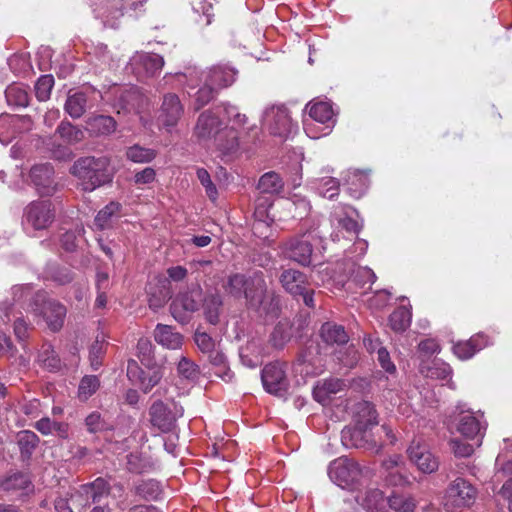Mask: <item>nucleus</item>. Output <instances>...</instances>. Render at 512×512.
Masks as SVG:
<instances>
[{
  "mask_svg": "<svg viewBox=\"0 0 512 512\" xmlns=\"http://www.w3.org/2000/svg\"><path fill=\"white\" fill-rule=\"evenodd\" d=\"M223 288L234 298H245L248 308L254 310L259 316L272 319L278 316L279 296L275 291L268 289L262 271L256 270L248 275L231 274L227 277Z\"/></svg>",
  "mask_w": 512,
  "mask_h": 512,
  "instance_id": "1",
  "label": "nucleus"
},
{
  "mask_svg": "<svg viewBox=\"0 0 512 512\" xmlns=\"http://www.w3.org/2000/svg\"><path fill=\"white\" fill-rule=\"evenodd\" d=\"M70 172L79 179L84 191H93L110 183L113 178L110 160L105 156L79 158L74 162Z\"/></svg>",
  "mask_w": 512,
  "mask_h": 512,
  "instance_id": "2",
  "label": "nucleus"
},
{
  "mask_svg": "<svg viewBox=\"0 0 512 512\" xmlns=\"http://www.w3.org/2000/svg\"><path fill=\"white\" fill-rule=\"evenodd\" d=\"M183 414V407L173 400L154 401L148 410L151 425L162 433L175 432L177 421Z\"/></svg>",
  "mask_w": 512,
  "mask_h": 512,
  "instance_id": "3",
  "label": "nucleus"
},
{
  "mask_svg": "<svg viewBox=\"0 0 512 512\" xmlns=\"http://www.w3.org/2000/svg\"><path fill=\"white\" fill-rule=\"evenodd\" d=\"M31 311L35 316L42 317L53 332H57L63 327L67 312L64 305L49 298L45 292L35 294L31 303Z\"/></svg>",
  "mask_w": 512,
  "mask_h": 512,
  "instance_id": "4",
  "label": "nucleus"
},
{
  "mask_svg": "<svg viewBox=\"0 0 512 512\" xmlns=\"http://www.w3.org/2000/svg\"><path fill=\"white\" fill-rule=\"evenodd\" d=\"M127 376L144 393H148L160 382L163 373L159 365L141 366L136 360L130 359L127 363Z\"/></svg>",
  "mask_w": 512,
  "mask_h": 512,
  "instance_id": "5",
  "label": "nucleus"
},
{
  "mask_svg": "<svg viewBox=\"0 0 512 512\" xmlns=\"http://www.w3.org/2000/svg\"><path fill=\"white\" fill-rule=\"evenodd\" d=\"M54 219L55 210L49 200L33 201L24 210L23 225L33 230H44Z\"/></svg>",
  "mask_w": 512,
  "mask_h": 512,
  "instance_id": "6",
  "label": "nucleus"
},
{
  "mask_svg": "<svg viewBox=\"0 0 512 512\" xmlns=\"http://www.w3.org/2000/svg\"><path fill=\"white\" fill-rule=\"evenodd\" d=\"M477 490L463 478L455 479L446 489L444 505L449 509L471 506L476 499Z\"/></svg>",
  "mask_w": 512,
  "mask_h": 512,
  "instance_id": "7",
  "label": "nucleus"
},
{
  "mask_svg": "<svg viewBox=\"0 0 512 512\" xmlns=\"http://www.w3.org/2000/svg\"><path fill=\"white\" fill-rule=\"evenodd\" d=\"M201 301L202 297L199 289L180 292L170 304V313L177 322L186 324L189 322L191 315L199 309Z\"/></svg>",
  "mask_w": 512,
  "mask_h": 512,
  "instance_id": "8",
  "label": "nucleus"
},
{
  "mask_svg": "<svg viewBox=\"0 0 512 512\" xmlns=\"http://www.w3.org/2000/svg\"><path fill=\"white\" fill-rule=\"evenodd\" d=\"M457 411L454 416L456 430L467 439H476L477 446H480L486 430V423L482 420L483 416L477 417L473 412L464 410L461 406L457 407Z\"/></svg>",
  "mask_w": 512,
  "mask_h": 512,
  "instance_id": "9",
  "label": "nucleus"
},
{
  "mask_svg": "<svg viewBox=\"0 0 512 512\" xmlns=\"http://www.w3.org/2000/svg\"><path fill=\"white\" fill-rule=\"evenodd\" d=\"M109 494L108 483L97 478L94 482L82 485L69 499L74 508L83 509L92 503H99Z\"/></svg>",
  "mask_w": 512,
  "mask_h": 512,
  "instance_id": "10",
  "label": "nucleus"
},
{
  "mask_svg": "<svg viewBox=\"0 0 512 512\" xmlns=\"http://www.w3.org/2000/svg\"><path fill=\"white\" fill-rule=\"evenodd\" d=\"M263 124L271 134L287 137L294 128L288 109L284 105H274L267 108L263 114Z\"/></svg>",
  "mask_w": 512,
  "mask_h": 512,
  "instance_id": "11",
  "label": "nucleus"
},
{
  "mask_svg": "<svg viewBox=\"0 0 512 512\" xmlns=\"http://www.w3.org/2000/svg\"><path fill=\"white\" fill-rule=\"evenodd\" d=\"M360 474L359 465L346 457L335 459L328 467L329 478L342 488L349 487L358 481Z\"/></svg>",
  "mask_w": 512,
  "mask_h": 512,
  "instance_id": "12",
  "label": "nucleus"
},
{
  "mask_svg": "<svg viewBox=\"0 0 512 512\" xmlns=\"http://www.w3.org/2000/svg\"><path fill=\"white\" fill-rule=\"evenodd\" d=\"M316 241V236L311 233L291 238L285 244L286 256L302 266H308L313 261V245Z\"/></svg>",
  "mask_w": 512,
  "mask_h": 512,
  "instance_id": "13",
  "label": "nucleus"
},
{
  "mask_svg": "<svg viewBox=\"0 0 512 512\" xmlns=\"http://www.w3.org/2000/svg\"><path fill=\"white\" fill-rule=\"evenodd\" d=\"M261 379L268 393L279 397L286 394L289 382L286 376L285 364L280 362L267 364L262 370Z\"/></svg>",
  "mask_w": 512,
  "mask_h": 512,
  "instance_id": "14",
  "label": "nucleus"
},
{
  "mask_svg": "<svg viewBox=\"0 0 512 512\" xmlns=\"http://www.w3.org/2000/svg\"><path fill=\"white\" fill-rule=\"evenodd\" d=\"M132 72L140 80L156 76L164 66V59L154 53H136L129 62Z\"/></svg>",
  "mask_w": 512,
  "mask_h": 512,
  "instance_id": "15",
  "label": "nucleus"
},
{
  "mask_svg": "<svg viewBox=\"0 0 512 512\" xmlns=\"http://www.w3.org/2000/svg\"><path fill=\"white\" fill-rule=\"evenodd\" d=\"M338 271L340 272H351L349 287L347 291L356 292L357 289L364 291L371 289L372 284L376 280V275L372 269L368 267L357 266L355 262L351 260H345L338 265Z\"/></svg>",
  "mask_w": 512,
  "mask_h": 512,
  "instance_id": "16",
  "label": "nucleus"
},
{
  "mask_svg": "<svg viewBox=\"0 0 512 512\" xmlns=\"http://www.w3.org/2000/svg\"><path fill=\"white\" fill-rule=\"evenodd\" d=\"M410 461L423 473L431 474L437 471L439 460L432 454L426 443L413 440L407 449Z\"/></svg>",
  "mask_w": 512,
  "mask_h": 512,
  "instance_id": "17",
  "label": "nucleus"
},
{
  "mask_svg": "<svg viewBox=\"0 0 512 512\" xmlns=\"http://www.w3.org/2000/svg\"><path fill=\"white\" fill-rule=\"evenodd\" d=\"M370 429L354 425L341 431V442L347 448H361L378 451L380 446L372 438Z\"/></svg>",
  "mask_w": 512,
  "mask_h": 512,
  "instance_id": "18",
  "label": "nucleus"
},
{
  "mask_svg": "<svg viewBox=\"0 0 512 512\" xmlns=\"http://www.w3.org/2000/svg\"><path fill=\"white\" fill-rule=\"evenodd\" d=\"M225 123L213 110H205L197 119L194 127V135L200 141L213 140L220 131L223 130Z\"/></svg>",
  "mask_w": 512,
  "mask_h": 512,
  "instance_id": "19",
  "label": "nucleus"
},
{
  "mask_svg": "<svg viewBox=\"0 0 512 512\" xmlns=\"http://www.w3.org/2000/svg\"><path fill=\"white\" fill-rule=\"evenodd\" d=\"M183 113L184 107L176 94L168 93L164 95L158 116V120L163 127L169 131L177 125Z\"/></svg>",
  "mask_w": 512,
  "mask_h": 512,
  "instance_id": "20",
  "label": "nucleus"
},
{
  "mask_svg": "<svg viewBox=\"0 0 512 512\" xmlns=\"http://www.w3.org/2000/svg\"><path fill=\"white\" fill-rule=\"evenodd\" d=\"M54 170L51 164H39L31 168L30 177L41 195H51L55 190Z\"/></svg>",
  "mask_w": 512,
  "mask_h": 512,
  "instance_id": "21",
  "label": "nucleus"
},
{
  "mask_svg": "<svg viewBox=\"0 0 512 512\" xmlns=\"http://www.w3.org/2000/svg\"><path fill=\"white\" fill-rule=\"evenodd\" d=\"M279 282L283 289L293 297H297V294H303L304 289L310 285L305 273L292 268L284 269L281 272Z\"/></svg>",
  "mask_w": 512,
  "mask_h": 512,
  "instance_id": "22",
  "label": "nucleus"
},
{
  "mask_svg": "<svg viewBox=\"0 0 512 512\" xmlns=\"http://www.w3.org/2000/svg\"><path fill=\"white\" fill-rule=\"evenodd\" d=\"M114 107L125 113L137 112L143 102L142 94L135 87L117 88Z\"/></svg>",
  "mask_w": 512,
  "mask_h": 512,
  "instance_id": "23",
  "label": "nucleus"
},
{
  "mask_svg": "<svg viewBox=\"0 0 512 512\" xmlns=\"http://www.w3.org/2000/svg\"><path fill=\"white\" fill-rule=\"evenodd\" d=\"M213 141L216 150L222 156H233L239 150V135L233 126L225 125Z\"/></svg>",
  "mask_w": 512,
  "mask_h": 512,
  "instance_id": "24",
  "label": "nucleus"
},
{
  "mask_svg": "<svg viewBox=\"0 0 512 512\" xmlns=\"http://www.w3.org/2000/svg\"><path fill=\"white\" fill-rule=\"evenodd\" d=\"M237 70L228 65H215L211 67L206 78L208 83L214 85L218 90L231 86L236 80Z\"/></svg>",
  "mask_w": 512,
  "mask_h": 512,
  "instance_id": "25",
  "label": "nucleus"
},
{
  "mask_svg": "<svg viewBox=\"0 0 512 512\" xmlns=\"http://www.w3.org/2000/svg\"><path fill=\"white\" fill-rule=\"evenodd\" d=\"M354 214L357 212L351 206H338L331 215V221L346 232L357 235L361 226L353 218Z\"/></svg>",
  "mask_w": 512,
  "mask_h": 512,
  "instance_id": "26",
  "label": "nucleus"
},
{
  "mask_svg": "<svg viewBox=\"0 0 512 512\" xmlns=\"http://www.w3.org/2000/svg\"><path fill=\"white\" fill-rule=\"evenodd\" d=\"M488 344V338L484 334H476L467 341H460L453 346L454 354L461 360L473 357L478 351Z\"/></svg>",
  "mask_w": 512,
  "mask_h": 512,
  "instance_id": "27",
  "label": "nucleus"
},
{
  "mask_svg": "<svg viewBox=\"0 0 512 512\" xmlns=\"http://www.w3.org/2000/svg\"><path fill=\"white\" fill-rule=\"evenodd\" d=\"M355 425L371 429L378 424V413L374 405L368 401H361L355 404L353 409Z\"/></svg>",
  "mask_w": 512,
  "mask_h": 512,
  "instance_id": "28",
  "label": "nucleus"
},
{
  "mask_svg": "<svg viewBox=\"0 0 512 512\" xmlns=\"http://www.w3.org/2000/svg\"><path fill=\"white\" fill-rule=\"evenodd\" d=\"M154 339L167 349H178L183 344V336L172 326L157 324L154 330Z\"/></svg>",
  "mask_w": 512,
  "mask_h": 512,
  "instance_id": "29",
  "label": "nucleus"
},
{
  "mask_svg": "<svg viewBox=\"0 0 512 512\" xmlns=\"http://www.w3.org/2000/svg\"><path fill=\"white\" fill-rule=\"evenodd\" d=\"M147 293L149 307L155 311L164 307L172 296L167 280H159L155 284H150Z\"/></svg>",
  "mask_w": 512,
  "mask_h": 512,
  "instance_id": "30",
  "label": "nucleus"
},
{
  "mask_svg": "<svg viewBox=\"0 0 512 512\" xmlns=\"http://www.w3.org/2000/svg\"><path fill=\"white\" fill-rule=\"evenodd\" d=\"M344 387V381L337 378L319 381L313 389L314 399L319 403L326 404L332 395L339 393Z\"/></svg>",
  "mask_w": 512,
  "mask_h": 512,
  "instance_id": "31",
  "label": "nucleus"
},
{
  "mask_svg": "<svg viewBox=\"0 0 512 512\" xmlns=\"http://www.w3.org/2000/svg\"><path fill=\"white\" fill-rule=\"evenodd\" d=\"M86 129L92 135H109L116 130V121L111 116H91L86 120Z\"/></svg>",
  "mask_w": 512,
  "mask_h": 512,
  "instance_id": "32",
  "label": "nucleus"
},
{
  "mask_svg": "<svg viewBox=\"0 0 512 512\" xmlns=\"http://www.w3.org/2000/svg\"><path fill=\"white\" fill-rule=\"evenodd\" d=\"M320 337L328 345H343L349 339L344 327L332 322H326L321 326Z\"/></svg>",
  "mask_w": 512,
  "mask_h": 512,
  "instance_id": "33",
  "label": "nucleus"
},
{
  "mask_svg": "<svg viewBox=\"0 0 512 512\" xmlns=\"http://www.w3.org/2000/svg\"><path fill=\"white\" fill-rule=\"evenodd\" d=\"M361 504L367 512H385L388 497L386 498L381 490L370 488L365 492Z\"/></svg>",
  "mask_w": 512,
  "mask_h": 512,
  "instance_id": "34",
  "label": "nucleus"
},
{
  "mask_svg": "<svg viewBox=\"0 0 512 512\" xmlns=\"http://www.w3.org/2000/svg\"><path fill=\"white\" fill-rule=\"evenodd\" d=\"M87 96L82 91L69 93L64 105L65 112L73 119L80 118L86 111Z\"/></svg>",
  "mask_w": 512,
  "mask_h": 512,
  "instance_id": "35",
  "label": "nucleus"
},
{
  "mask_svg": "<svg viewBox=\"0 0 512 512\" xmlns=\"http://www.w3.org/2000/svg\"><path fill=\"white\" fill-rule=\"evenodd\" d=\"M222 305V298L218 293L208 294L203 299V313L210 324L216 325L219 322Z\"/></svg>",
  "mask_w": 512,
  "mask_h": 512,
  "instance_id": "36",
  "label": "nucleus"
},
{
  "mask_svg": "<svg viewBox=\"0 0 512 512\" xmlns=\"http://www.w3.org/2000/svg\"><path fill=\"white\" fill-rule=\"evenodd\" d=\"M121 205L118 202H110L103 209H101L94 220L95 226L104 230L111 227L114 217H117L120 212Z\"/></svg>",
  "mask_w": 512,
  "mask_h": 512,
  "instance_id": "37",
  "label": "nucleus"
},
{
  "mask_svg": "<svg viewBox=\"0 0 512 512\" xmlns=\"http://www.w3.org/2000/svg\"><path fill=\"white\" fill-rule=\"evenodd\" d=\"M284 188L282 178L276 172H267L261 176L258 182V189L264 194H278Z\"/></svg>",
  "mask_w": 512,
  "mask_h": 512,
  "instance_id": "38",
  "label": "nucleus"
},
{
  "mask_svg": "<svg viewBox=\"0 0 512 512\" xmlns=\"http://www.w3.org/2000/svg\"><path fill=\"white\" fill-rule=\"evenodd\" d=\"M134 492L145 500H156L162 491L158 481L148 479L137 483L134 487Z\"/></svg>",
  "mask_w": 512,
  "mask_h": 512,
  "instance_id": "39",
  "label": "nucleus"
},
{
  "mask_svg": "<svg viewBox=\"0 0 512 512\" xmlns=\"http://www.w3.org/2000/svg\"><path fill=\"white\" fill-rule=\"evenodd\" d=\"M59 136L68 144H76L84 139V132L69 121H62L56 129Z\"/></svg>",
  "mask_w": 512,
  "mask_h": 512,
  "instance_id": "40",
  "label": "nucleus"
},
{
  "mask_svg": "<svg viewBox=\"0 0 512 512\" xmlns=\"http://www.w3.org/2000/svg\"><path fill=\"white\" fill-rule=\"evenodd\" d=\"M411 323V312L405 307L397 308L389 317V325L395 332L405 331Z\"/></svg>",
  "mask_w": 512,
  "mask_h": 512,
  "instance_id": "41",
  "label": "nucleus"
},
{
  "mask_svg": "<svg viewBox=\"0 0 512 512\" xmlns=\"http://www.w3.org/2000/svg\"><path fill=\"white\" fill-rule=\"evenodd\" d=\"M291 327L288 322L280 321L273 329L269 342L274 348L282 349L291 339Z\"/></svg>",
  "mask_w": 512,
  "mask_h": 512,
  "instance_id": "42",
  "label": "nucleus"
},
{
  "mask_svg": "<svg viewBox=\"0 0 512 512\" xmlns=\"http://www.w3.org/2000/svg\"><path fill=\"white\" fill-rule=\"evenodd\" d=\"M17 443L21 454L29 458L39 444V437L32 431H20L17 435Z\"/></svg>",
  "mask_w": 512,
  "mask_h": 512,
  "instance_id": "43",
  "label": "nucleus"
},
{
  "mask_svg": "<svg viewBox=\"0 0 512 512\" xmlns=\"http://www.w3.org/2000/svg\"><path fill=\"white\" fill-rule=\"evenodd\" d=\"M5 96L10 105L26 107L29 104V94L26 88L21 85L13 84L8 86L5 90Z\"/></svg>",
  "mask_w": 512,
  "mask_h": 512,
  "instance_id": "44",
  "label": "nucleus"
},
{
  "mask_svg": "<svg viewBox=\"0 0 512 512\" xmlns=\"http://www.w3.org/2000/svg\"><path fill=\"white\" fill-rule=\"evenodd\" d=\"M388 506L396 512H413L416 500L410 495L393 493L388 497Z\"/></svg>",
  "mask_w": 512,
  "mask_h": 512,
  "instance_id": "45",
  "label": "nucleus"
},
{
  "mask_svg": "<svg viewBox=\"0 0 512 512\" xmlns=\"http://www.w3.org/2000/svg\"><path fill=\"white\" fill-rule=\"evenodd\" d=\"M30 484L31 481L27 474L16 472L7 476L1 482V487L5 491H17L27 489Z\"/></svg>",
  "mask_w": 512,
  "mask_h": 512,
  "instance_id": "46",
  "label": "nucleus"
},
{
  "mask_svg": "<svg viewBox=\"0 0 512 512\" xmlns=\"http://www.w3.org/2000/svg\"><path fill=\"white\" fill-rule=\"evenodd\" d=\"M309 116L319 123H328L333 118L332 106L328 102L313 103L309 107Z\"/></svg>",
  "mask_w": 512,
  "mask_h": 512,
  "instance_id": "47",
  "label": "nucleus"
},
{
  "mask_svg": "<svg viewBox=\"0 0 512 512\" xmlns=\"http://www.w3.org/2000/svg\"><path fill=\"white\" fill-rule=\"evenodd\" d=\"M219 90L212 84L208 83L205 77L204 85L195 93L194 109L197 111L207 105Z\"/></svg>",
  "mask_w": 512,
  "mask_h": 512,
  "instance_id": "48",
  "label": "nucleus"
},
{
  "mask_svg": "<svg viewBox=\"0 0 512 512\" xmlns=\"http://www.w3.org/2000/svg\"><path fill=\"white\" fill-rule=\"evenodd\" d=\"M100 386V381L95 375H87L82 378L78 387V396L85 401L90 398Z\"/></svg>",
  "mask_w": 512,
  "mask_h": 512,
  "instance_id": "49",
  "label": "nucleus"
},
{
  "mask_svg": "<svg viewBox=\"0 0 512 512\" xmlns=\"http://www.w3.org/2000/svg\"><path fill=\"white\" fill-rule=\"evenodd\" d=\"M126 156L129 160L135 163H147L156 157V152L152 149L134 145L127 149Z\"/></svg>",
  "mask_w": 512,
  "mask_h": 512,
  "instance_id": "50",
  "label": "nucleus"
},
{
  "mask_svg": "<svg viewBox=\"0 0 512 512\" xmlns=\"http://www.w3.org/2000/svg\"><path fill=\"white\" fill-rule=\"evenodd\" d=\"M54 87V77L50 74L42 75L35 83V95L39 101H47Z\"/></svg>",
  "mask_w": 512,
  "mask_h": 512,
  "instance_id": "51",
  "label": "nucleus"
},
{
  "mask_svg": "<svg viewBox=\"0 0 512 512\" xmlns=\"http://www.w3.org/2000/svg\"><path fill=\"white\" fill-rule=\"evenodd\" d=\"M341 262H337L332 269L326 268L322 273H324L326 276L330 277V280L333 282V285L338 288H347L349 287V280L351 276V272H340L338 271V265L341 264Z\"/></svg>",
  "mask_w": 512,
  "mask_h": 512,
  "instance_id": "52",
  "label": "nucleus"
},
{
  "mask_svg": "<svg viewBox=\"0 0 512 512\" xmlns=\"http://www.w3.org/2000/svg\"><path fill=\"white\" fill-rule=\"evenodd\" d=\"M137 355L141 365H157L153 357V345L148 339H139L137 343Z\"/></svg>",
  "mask_w": 512,
  "mask_h": 512,
  "instance_id": "53",
  "label": "nucleus"
},
{
  "mask_svg": "<svg viewBox=\"0 0 512 512\" xmlns=\"http://www.w3.org/2000/svg\"><path fill=\"white\" fill-rule=\"evenodd\" d=\"M105 354V342L98 337L92 343L89 349V360L93 370H97L102 365V359Z\"/></svg>",
  "mask_w": 512,
  "mask_h": 512,
  "instance_id": "54",
  "label": "nucleus"
},
{
  "mask_svg": "<svg viewBox=\"0 0 512 512\" xmlns=\"http://www.w3.org/2000/svg\"><path fill=\"white\" fill-rule=\"evenodd\" d=\"M39 359L43 365L51 371H57L61 367L60 358L56 355L51 346H43Z\"/></svg>",
  "mask_w": 512,
  "mask_h": 512,
  "instance_id": "55",
  "label": "nucleus"
},
{
  "mask_svg": "<svg viewBox=\"0 0 512 512\" xmlns=\"http://www.w3.org/2000/svg\"><path fill=\"white\" fill-rule=\"evenodd\" d=\"M177 371L180 376L188 380H194L199 375L198 366L186 357H181Z\"/></svg>",
  "mask_w": 512,
  "mask_h": 512,
  "instance_id": "56",
  "label": "nucleus"
},
{
  "mask_svg": "<svg viewBox=\"0 0 512 512\" xmlns=\"http://www.w3.org/2000/svg\"><path fill=\"white\" fill-rule=\"evenodd\" d=\"M451 367L441 361H433L432 365L427 369V376L433 379L445 380L451 376Z\"/></svg>",
  "mask_w": 512,
  "mask_h": 512,
  "instance_id": "57",
  "label": "nucleus"
},
{
  "mask_svg": "<svg viewBox=\"0 0 512 512\" xmlns=\"http://www.w3.org/2000/svg\"><path fill=\"white\" fill-rule=\"evenodd\" d=\"M318 190L323 197L333 198L338 194L339 181L336 178H322L318 183Z\"/></svg>",
  "mask_w": 512,
  "mask_h": 512,
  "instance_id": "58",
  "label": "nucleus"
},
{
  "mask_svg": "<svg viewBox=\"0 0 512 512\" xmlns=\"http://www.w3.org/2000/svg\"><path fill=\"white\" fill-rule=\"evenodd\" d=\"M197 177L200 183L204 186L206 194L209 197V199L215 201L218 196V191L216 189V186L211 181L210 174L208 173V171L204 168H199L197 170Z\"/></svg>",
  "mask_w": 512,
  "mask_h": 512,
  "instance_id": "59",
  "label": "nucleus"
},
{
  "mask_svg": "<svg viewBox=\"0 0 512 512\" xmlns=\"http://www.w3.org/2000/svg\"><path fill=\"white\" fill-rule=\"evenodd\" d=\"M85 424L87 426L88 431L92 433L109 429V426L102 419L100 413L98 412H92L91 414H89L85 419Z\"/></svg>",
  "mask_w": 512,
  "mask_h": 512,
  "instance_id": "60",
  "label": "nucleus"
},
{
  "mask_svg": "<svg viewBox=\"0 0 512 512\" xmlns=\"http://www.w3.org/2000/svg\"><path fill=\"white\" fill-rule=\"evenodd\" d=\"M192 7L195 13L205 18L206 24L211 23L213 14L211 13L212 3L210 0H193Z\"/></svg>",
  "mask_w": 512,
  "mask_h": 512,
  "instance_id": "61",
  "label": "nucleus"
},
{
  "mask_svg": "<svg viewBox=\"0 0 512 512\" xmlns=\"http://www.w3.org/2000/svg\"><path fill=\"white\" fill-rule=\"evenodd\" d=\"M384 479L388 485L395 487H404L411 483L408 477L404 473H402V468L399 470L390 471L386 473Z\"/></svg>",
  "mask_w": 512,
  "mask_h": 512,
  "instance_id": "62",
  "label": "nucleus"
},
{
  "mask_svg": "<svg viewBox=\"0 0 512 512\" xmlns=\"http://www.w3.org/2000/svg\"><path fill=\"white\" fill-rule=\"evenodd\" d=\"M208 356L210 363L219 369V371L216 372L217 374H219L222 377L223 374L228 375V373L225 372L227 370L226 357L222 352L213 349L210 352H208Z\"/></svg>",
  "mask_w": 512,
  "mask_h": 512,
  "instance_id": "63",
  "label": "nucleus"
},
{
  "mask_svg": "<svg viewBox=\"0 0 512 512\" xmlns=\"http://www.w3.org/2000/svg\"><path fill=\"white\" fill-rule=\"evenodd\" d=\"M194 339L201 352L208 353L214 349V340L207 333L196 331Z\"/></svg>",
  "mask_w": 512,
  "mask_h": 512,
  "instance_id": "64",
  "label": "nucleus"
}]
</instances>
